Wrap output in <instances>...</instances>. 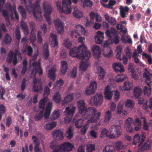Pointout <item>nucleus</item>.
Segmentation results:
<instances>
[{"instance_id": "obj_33", "label": "nucleus", "mask_w": 152, "mask_h": 152, "mask_svg": "<svg viewBox=\"0 0 152 152\" xmlns=\"http://www.w3.org/2000/svg\"><path fill=\"white\" fill-rule=\"evenodd\" d=\"M151 146V143L148 141L146 142L144 144L142 145L139 149L138 151L139 152L144 151L145 150L149 149Z\"/></svg>"}, {"instance_id": "obj_51", "label": "nucleus", "mask_w": 152, "mask_h": 152, "mask_svg": "<svg viewBox=\"0 0 152 152\" xmlns=\"http://www.w3.org/2000/svg\"><path fill=\"white\" fill-rule=\"evenodd\" d=\"M21 3L22 4H25L26 7L28 9L29 8L32 7V0H28V2H27L26 0H20Z\"/></svg>"}, {"instance_id": "obj_46", "label": "nucleus", "mask_w": 152, "mask_h": 152, "mask_svg": "<svg viewBox=\"0 0 152 152\" xmlns=\"http://www.w3.org/2000/svg\"><path fill=\"white\" fill-rule=\"evenodd\" d=\"M56 123L55 122L47 124L44 126V128L47 130H50L56 126Z\"/></svg>"}, {"instance_id": "obj_13", "label": "nucleus", "mask_w": 152, "mask_h": 152, "mask_svg": "<svg viewBox=\"0 0 152 152\" xmlns=\"http://www.w3.org/2000/svg\"><path fill=\"white\" fill-rule=\"evenodd\" d=\"M112 66L113 69L117 73L119 72L122 73L125 71L124 66L119 62H116L113 63Z\"/></svg>"}, {"instance_id": "obj_60", "label": "nucleus", "mask_w": 152, "mask_h": 152, "mask_svg": "<svg viewBox=\"0 0 152 152\" xmlns=\"http://www.w3.org/2000/svg\"><path fill=\"white\" fill-rule=\"evenodd\" d=\"M144 94L147 96H149L151 94V88H148L145 86L143 88Z\"/></svg>"}, {"instance_id": "obj_53", "label": "nucleus", "mask_w": 152, "mask_h": 152, "mask_svg": "<svg viewBox=\"0 0 152 152\" xmlns=\"http://www.w3.org/2000/svg\"><path fill=\"white\" fill-rule=\"evenodd\" d=\"M88 66V64L87 61H83L81 63L80 68L83 71H85L87 69Z\"/></svg>"}, {"instance_id": "obj_5", "label": "nucleus", "mask_w": 152, "mask_h": 152, "mask_svg": "<svg viewBox=\"0 0 152 152\" xmlns=\"http://www.w3.org/2000/svg\"><path fill=\"white\" fill-rule=\"evenodd\" d=\"M37 71L35 68H34L31 70V74L32 76H34V77L36 76ZM33 85L32 88V90L34 92H38L39 90H42V84L41 83L39 80L38 78L34 77L33 80Z\"/></svg>"}, {"instance_id": "obj_20", "label": "nucleus", "mask_w": 152, "mask_h": 152, "mask_svg": "<svg viewBox=\"0 0 152 152\" xmlns=\"http://www.w3.org/2000/svg\"><path fill=\"white\" fill-rule=\"evenodd\" d=\"M96 72L98 74L99 79L102 80L104 78L105 73L104 69L100 66L96 68Z\"/></svg>"}, {"instance_id": "obj_6", "label": "nucleus", "mask_w": 152, "mask_h": 152, "mask_svg": "<svg viewBox=\"0 0 152 152\" xmlns=\"http://www.w3.org/2000/svg\"><path fill=\"white\" fill-rule=\"evenodd\" d=\"M40 0H36L34 5L32 4V7L29 8L32 11L34 17L36 19L40 20L42 18V12L39 6Z\"/></svg>"}, {"instance_id": "obj_42", "label": "nucleus", "mask_w": 152, "mask_h": 152, "mask_svg": "<svg viewBox=\"0 0 152 152\" xmlns=\"http://www.w3.org/2000/svg\"><path fill=\"white\" fill-rule=\"evenodd\" d=\"M134 104V102L131 100L128 99L125 102V107L126 108H129L131 110L133 108Z\"/></svg>"}, {"instance_id": "obj_29", "label": "nucleus", "mask_w": 152, "mask_h": 152, "mask_svg": "<svg viewBox=\"0 0 152 152\" xmlns=\"http://www.w3.org/2000/svg\"><path fill=\"white\" fill-rule=\"evenodd\" d=\"M2 15L4 18L6 22L7 23V25L8 26L10 25V21L9 16V14L7 10L2 9Z\"/></svg>"}, {"instance_id": "obj_61", "label": "nucleus", "mask_w": 152, "mask_h": 152, "mask_svg": "<svg viewBox=\"0 0 152 152\" xmlns=\"http://www.w3.org/2000/svg\"><path fill=\"white\" fill-rule=\"evenodd\" d=\"M77 68L76 67H74L70 73V75L72 78H75L77 76Z\"/></svg>"}, {"instance_id": "obj_21", "label": "nucleus", "mask_w": 152, "mask_h": 152, "mask_svg": "<svg viewBox=\"0 0 152 152\" xmlns=\"http://www.w3.org/2000/svg\"><path fill=\"white\" fill-rule=\"evenodd\" d=\"M61 66L60 68L61 74L64 75L68 69V64L66 61H63L61 63Z\"/></svg>"}, {"instance_id": "obj_11", "label": "nucleus", "mask_w": 152, "mask_h": 152, "mask_svg": "<svg viewBox=\"0 0 152 152\" xmlns=\"http://www.w3.org/2000/svg\"><path fill=\"white\" fill-rule=\"evenodd\" d=\"M54 24L58 33L61 34L64 32V26L60 19L57 18L54 20Z\"/></svg>"}, {"instance_id": "obj_34", "label": "nucleus", "mask_w": 152, "mask_h": 152, "mask_svg": "<svg viewBox=\"0 0 152 152\" xmlns=\"http://www.w3.org/2000/svg\"><path fill=\"white\" fill-rule=\"evenodd\" d=\"M134 96L139 99L142 94V90L141 88H135L134 90Z\"/></svg>"}, {"instance_id": "obj_45", "label": "nucleus", "mask_w": 152, "mask_h": 152, "mask_svg": "<svg viewBox=\"0 0 152 152\" xmlns=\"http://www.w3.org/2000/svg\"><path fill=\"white\" fill-rule=\"evenodd\" d=\"M53 135L56 137H59L58 139H61L63 138V133L60 130H55L53 131Z\"/></svg>"}, {"instance_id": "obj_2", "label": "nucleus", "mask_w": 152, "mask_h": 152, "mask_svg": "<svg viewBox=\"0 0 152 152\" xmlns=\"http://www.w3.org/2000/svg\"><path fill=\"white\" fill-rule=\"evenodd\" d=\"M121 127L117 125H112L108 130L103 129L102 132V137L106 136L110 139L118 138L122 134Z\"/></svg>"}, {"instance_id": "obj_31", "label": "nucleus", "mask_w": 152, "mask_h": 152, "mask_svg": "<svg viewBox=\"0 0 152 152\" xmlns=\"http://www.w3.org/2000/svg\"><path fill=\"white\" fill-rule=\"evenodd\" d=\"M64 82L60 78L58 80H57L55 83L53 88H56L57 90H60L61 88V86Z\"/></svg>"}, {"instance_id": "obj_63", "label": "nucleus", "mask_w": 152, "mask_h": 152, "mask_svg": "<svg viewBox=\"0 0 152 152\" xmlns=\"http://www.w3.org/2000/svg\"><path fill=\"white\" fill-rule=\"evenodd\" d=\"M59 116V112L58 111H55L53 113L51 117L53 120H55L57 119Z\"/></svg>"}, {"instance_id": "obj_32", "label": "nucleus", "mask_w": 152, "mask_h": 152, "mask_svg": "<svg viewBox=\"0 0 152 152\" xmlns=\"http://www.w3.org/2000/svg\"><path fill=\"white\" fill-rule=\"evenodd\" d=\"M121 40L125 43H132V41L130 37L126 34L122 35L121 38Z\"/></svg>"}, {"instance_id": "obj_7", "label": "nucleus", "mask_w": 152, "mask_h": 152, "mask_svg": "<svg viewBox=\"0 0 152 152\" xmlns=\"http://www.w3.org/2000/svg\"><path fill=\"white\" fill-rule=\"evenodd\" d=\"M74 146L69 142H65L57 147L52 152H68L71 151Z\"/></svg>"}, {"instance_id": "obj_48", "label": "nucleus", "mask_w": 152, "mask_h": 152, "mask_svg": "<svg viewBox=\"0 0 152 152\" xmlns=\"http://www.w3.org/2000/svg\"><path fill=\"white\" fill-rule=\"evenodd\" d=\"M12 39L10 35L8 34H6L4 39V42L5 44L9 45L12 41Z\"/></svg>"}, {"instance_id": "obj_57", "label": "nucleus", "mask_w": 152, "mask_h": 152, "mask_svg": "<svg viewBox=\"0 0 152 152\" xmlns=\"http://www.w3.org/2000/svg\"><path fill=\"white\" fill-rule=\"evenodd\" d=\"M6 112L5 106L2 104H0V121L2 119L3 115Z\"/></svg>"}, {"instance_id": "obj_49", "label": "nucleus", "mask_w": 152, "mask_h": 152, "mask_svg": "<svg viewBox=\"0 0 152 152\" xmlns=\"http://www.w3.org/2000/svg\"><path fill=\"white\" fill-rule=\"evenodd\" d=\"M73 15L75 17L78 19L81 18L83 15L82 11L77 10H75L73 12Z\"/></svg>"}, {"instance_id": "obj_64", "label": "nucleus", "mask_w": 152, "mask_h": 152, "mask_svg": "<svg viewBox=\"0 0 152 152\" xmlns=\"http://www.w3.org/2000/svg\"><path fill=\"white\" fill-rule=\"evenodd\" d=\"M142 56L144 57L148 60V62L149 64H152V58L149 55H148L145 53H143L142 54Z\"/></svg>"}, {"instance_id": "obj_23", "label": "nucleus", "mask_w": 152, "mask_h": 152, "mask_svg": "<svg viewBox=\"0 0 152 152\" xmlns=\"http://www.w3.org/2000/svg\"><path fill=\"white\" fill-rule=\"evenodd\" d=\"M133 85L132 83L129 81H126L124 83L123 86L121 90L122 91H129L133 88Z\"/></svg>"}, {"instance_id": "obj_14", "label": "nucleus", "mask_w": 152, "mask_h": 152, "mask_svg": "<svg viewBox=\"0 0 152 152\" xmlns=\"http://www.w3.org/2000/svg\"><path fill=\"white\" fill-rule=\"evenodd\" d=\"M104 96L107 99H111L113 95V91L111 89L110 86H107L104 89Z\"/></svg>"}, {"instance_id": "obj_56", "label": "nucleus", "mask_w": 152, "mask_h": 152, "mask_svg": "<svg viewBox=\"0 0 152 152\" xmlns=\"http://www.w3.org/2000/svg\"><path fill=\"white\" fill-rule=\"evenodd\" d=\"M143 74V76L147 80H149L151 79V77H152V75L150 74L147 69H145Z\"/></svg>"}, {"instance_id": "obj_43", "label": "nucleus", "mask_w": 152, "mask_h": 152, "mask_svg": "<svg viewBox=\"0 0 152 152\" xmlns=\"http://www.w3.org/2000/svg\"><path fill=\"white\" fill-rule=\"evenodd\" d=\"M73 121H75V126L78 128H80L83 126V120L81 118H79L75 120V118L73 119Z\"/></svg>"}, {"instance_id": "obj_18", "label": "nucleus", "mask_w": 152, "mask_h": 152, "mask_svg": "<svg viewBox=\"0 0 152 152\" xmlns=\"http://www.w3.org/2000/svg\"><path fill=\"white\" fill-rule=\"evenodd\" d=\"M95 84V81H93L90 83L89 86L86 88L85 91L87 95H91L94 93L95 90L94 89V86Z\"/></svg>"}, {"instance_id": "obj_39", "label": "nucleus", "mask_w": 152, "mask_h": 152, "mask_svg": "<svg viewBox=\"0 0 152 152\" xmlns=\"http://www.w3.org/2000/svg\"><path fill=\"white\" fill-rule=\"evenodd\" d=\"M65 136L67 138L71 139L74 136L73 129L71 127H70L67 130Z\"/></svg>"}, {"instance_id": "obj_22", "label": "nucleus", "mask_w": 152, "mask_h": 152, "mask_svg": "<svg viewBox=\"0 0 152 152\" xmlns=\"http://www.w3.org/2000/svg\"><path fill=\"white\" fill-rule=\"evenodd\" d=\"M75 32L78 35H80V33L84 34L86 33V30L83 26L80 25H77L74 30Z\"/></svg>"}, {"instance_id": "obj_47", "label": "nucleus", "mask_w": 152, "mask_h": 152, "mask_svg": "<svg viewBox=\"0 0 152 152\" xmlns=\"http://www.w3.org/2000/svg\"><path fill=\"white\" fill-rule=\"evenodd\" d=\"M96 105L100 104L103 101V96L102 94H98L96 95Z\"/></svg>"}, {"instance_id": "obj_52", "label": "nucleus", "mask_w": 152, "mask_h": 152, "mask_svg": "<svg viewBox=\"0 0 152 152\" xmlns=\"http://www.w3.org/2000/svg\"><path fill=\"white\" fill-rule=\"evenodd\" d=\"M133 56L134 62L136 63H138L140 61V59L138 58V57L140 56L138 54L136 49L134 50Z\"/></svg>"}, {"instance_id": "obj_44", "label": "nucleus", "mask_w": 152, "mask_h": 152, "mask_svg": "<svg viewBox=\"0 0 152 152\" xmlns=\"http://www.w3.org/2000/svg\"><path fill=\"white\" fill-rule=\"evenodd\" d=\"M104 17L105 20L111 25H114L115 24L116 20L114 18L110 17L106 14L104 15Z\"/></svg>"}, {"instance_id": "obj_40", "label": "nucleus", "mask_w": 152, "mask_h": 152, "mask_svg": "<svg viewBox=\"0 0 152 152\" xmlns=\"http://www.w3.org/2000/svg\"><path fill=\"white\" fill-rule=\"evenodd\" d=\"M50 37L52 39V42L54 44L53 46L55 47L58 45V41L57 39V36L56 34L53 33L50 34Z\"/></svg>"}, {"instance_id": "obj_50", "label": "nucleus", "mask_w": 152, "mask_h": 152, "mask_svg": "<svg viewBox=\"0 0 152 152\" xmlns=\"http://www.w3.org/2000/svg\"><path fill=\"white\" fill-rule=\"evenodd\" d=\"M121 48L120 47H117L116 48V58L119 60H122V58L121 57Z\"/></svg>"}, {"instance_id": "obj_3", "label": "nucleus", "mask_w": 152, "mask_h": 152, "mask_svg": "<svg viewBox=\"0 0 152 152\" xmlns=\"http://www.w3.org/2000/svg\"><path fill=\"white\" fill-rule=\"evenodd\" d=\"M22 59L21 53L18 50H16L13 52L10 50L6 58V62L9 64L12 62L14 65H16L18 63V60L21 61Z\"/></svg>"}, {"instance_id": "obj_62", "label": "nucleus", "mask_w": 152, "mask_h": 152, "mask_svg": "<svg viewBox=\"0 0 152 152\" xmlns=\"http://www.w3.org/2000/svg\"><path fill=\"white\" fill-rule=\"evenodd\" d=\"M87 152H92L95 149V145H94L91 144H88L86 145Z\"/></svg>"}, {"instance_id": "obj_24", "label": "nucleus", "mask_w": 152, "mask_h": 152, "mask_svg": "<svg viewBox=\"0 0 152 152\" xmlns=\"http://www.w3.org/2000/svg\"><path fill=\"white\" fill-rule=\"evenodd\" d=\"M103 54L105 57L110 58L113 56V53L111 48L110 47H108L104 49Z\"/></svg>"}, {"instance_id": "obj_17", "label": "nucleus", "mask_w": 152, "mask_h": 152, "mask_svg": "<svg viewBox=\"0 0 152 152\" xmlns=\"http://www.w3.org/2000/svg\"><path fill=\"white\" fill-rule=\"evenodd\" d=\"M52 104L49 102L46 107V109L44 113V117L45 119H48L49 117L52 110Z\"/></svg>"}, {"instance_id": "obj_25", "label": "nucleus", "mask_w": 152, "mask_h": 152, "mask_svg": "<svg viewBox=\"0 0 152 152\" xmlns=\"http://www.w3.org/2000/svg\"><path fill=\"white\" fill-rule=\"evenodd\" d=\"M103 33L100 31L97 32V35L96 36V43L100 44L104 38Z\"/></svg>"}, {"instance_id": "obj_10", "label": "nucleus", "mask_w": 152, "mask_h": 152, "mask_svg": "<svg viewBox=\"0 0 152 152\" xmlns=\"http://www.w3.org/2000/svg\"><path fill=\"white\" fill-rule=\"evenodd\" d=\"M78 108L80 113L82 114L84 112L85 113L83 115V117L85 119H87L90 117V115L87 114V110L84 101L81 100L77 102Z\"/></svg>"}, {"instance_id": "obj_35", "label": "nucleus", "mask_w": 152, "mask_h": 152, "mask_svg": "<svg viewBox=\"0 0 152 152\" xmlns=\"http://www.w3.org/2000/svg\"><path fill=\"white\" fill-rule=\"evenodd\" d=\"M120 9L121 16L122 18H124L126 16L125 12H128L129 8L127 6H120Z\"/></svg>"}, {"instance_id": "obj_9", "label": "nucleus", "mask_w": 152, "mask_h": 152, "mask_svg": "<svg viewBox=\"0 0 152 152\" xmlns=\"http://www.w3.org/2000/svg\"><path fill=\"white\" fill-rule=\"evenodd\" d=\"M43 6L45 12L44 15L48 23L50 25L51 23V21L50 15L53 11L52 9L48 3L46 1L43 2Z\"/></svg>"}, {"instance_id": "obj_30", "label": "nucleus", "mask_w": 152, "mask_h": 152, "mask_svg": "<svg viewBox=\"0 0 152 152\" xmlns=\"http://www.w3.org/2000/svg\"><path fill=\"white\" fill-rule=\"evenodd\" d=\"M141 118H137L135 120L134 124V130L135 131H138L141 128Z\"/></svg>"}, {"instance_id": "obj_59", "label": "nucleus", "mask_w": 152, "mask_h": 152, "mask_svg": "<svg viewBox=\"0 0 152 152\" xmlns=\"http://www.w3.org/2000/svg\"><path fill=\"white\" fill-rule=\"evenodd\" d=\"M96 58H99L101 56V49L97 45H96Z\"/></svg>"}, {"instance_id": "obj_58", "label": "nucleus", "mask_w": 152, "mask_h": 152, "mask_svg": "<svg viewBox=\"0 0 152 152\" xmlns=\"http://www.w3.org/2000/svg\"><path fill=\"white\" fill-rule=\"evenodd\" d=\"M104 152H115L114 147L110 145L105 147L103 150Z\"/></svg>"}, {"instance_id": "obj_1", "label": "nucleus", "mask_w": 152, "mask_h": 152, "mask_svg": "<svg viewBox=\"0 0 152 152\" xmlns=\"http://www.w3.org/2000/svg\"><path fill=\"white\" fill-rule=\"evenodd\" d=\"M69 54L72 57H76L79 59L88 60L91 56V52L87 50L85 45H80L78 48L75 47L70 50Z\"/></svg>"}, {"instance_id": "obj_8", "label": "nucleus", "mask_w": 152, "mask_h": 152, "mask_svg": "<svg viewBox=\"0 0 152 152\" xmlns=\"http://www.w3.org/2000/svg\"><path fill=\"white\" fill-rule=\"evenodd\" d=\"M76 107H72L71 109L69 107H67L65 109L64 113L66 115L64 118V123L65 124L69 123L72 120V117L75 113Z\"/></svg>"}, {"instance_id": "obj_55", "label": "nucleus", "mask_w": 152, "mask_h": 152, "mask_svg": "<svg viewBox=\"0 0 152 152\" xmlns=\"http://www.w3.org/2000/svg\"><path fill=\"white\" fill-rule=\"evenodd\" d=\"M43 110H41L39 113L35 114L34 116V119L35 121H37L42 119L43 117Z\"/></svg>"}, {"instance_id": "obj_16", "label": "nucleus", "mask_w": 152, "mask_h": 152, "mask_svg": "<svg viewBox=\"0 0 152 152\" xmlns=\"http://www.w3.org/2000/svg\"><path fill=\"white\" fill-rule=\"evenodd\" d=\"M68 3H66L65 4H62V12L66 14H69L71 12L72 9Z\"/></svg>"}, {"instance_id": "obj_41", "label": "nucleus", "mask_w": 152, "mask_h": 152, "mask_svg": "<svg viewBox=\"0 0 152 152\" xmlns=\"http://www.w3.org/2000/svg\"><path fill=\"white\" fill-rule=\"evenodd\" d=\"M18 10L20 12L22 18L23 19H26V10L22 6L20 5L18 7Z\"/></svg>"}, {"instance_id": "obj_4", "label": "nucleus", "mask_w": 152, "mask_h": 152, "mask_svg": "<svg viewBox=\"0 0 152 152\" xmlns=\"http://www.w3.org/2000/svg\"><path fill=\"white\" fill-rule=\"evenodd\" d=\"M116 31L115 29L111 28L110 30H108L106 32L107 37L109 38V40L111 41L110 42L108 41H106L104 42L103 46L104 48L108 47V45L113 43L115 44H117L119 42L118 37L117 36H115Z\"/></svg>"}, {"instance_id": "obj_27", "label": "nucleus", "mask_w": 152, "mask_h": 152, "mask_svg": "<svg viewBox=\"0 0 152 152\" xmlns=\"http://www.w3.org/2000/svg\"><path fill=\"white\" fill-rule=\"evenodd\" d=\"M56 69L51 67L49 70L48 76L50 80L54 81L55 80Z\"/></svg>"}, {"instance_id": "obj_19", "label": "nucleus", "mask_w": 152, "mask_h": 152, "mask_svg": "<svg viewBox=\"0 0 152 152\" xmlns=\"http://www.w3.org/2000/svg\"><path fill=\"white\" fill-rule=\"evenodd\" d=\"M74 98V96L73 94H70L66 96L64 98V100L62 102L63 105L66 104L71 102Z\"/></svg>"}, {"instance_id": "obj_28", "label": "nucleus", "mask_w": 152, "mask_h": 152, "mask_svg": "<svg viewBox=\"0 0 152 152\" xmlns=\"http://www.w3.org/2000/svg\"><path fill=\"white\" fill-rule=\"evenodd\" d=\"M45 48L44 47L43 49V54L45 60H47L49 56V51L48 49V45L47 44L45 43L44 45Z\"/></svg>"}, {"instance_id": "obj_26", "label": "nucleus", "mask_w": 152, "mask_h": 152, "mask_svg": "<svg viewBox=\"0 0 152 152\" xmlns=\"http://www.w3.org/2000/svg\"><path fill=\"white\" fill-rule=\"evenodd\" d=\"M53 99L54 101L56 103H60L62 99L61 95L59 91L56 92L53 95Z\"/></svg>"}, {"instance_id": "obj_38", "label": "nucleus", "mask_w": 152, "mask_h": 152, "mask_svg": "<svg viewBox=\"0 0 152 152\" xmlns=\"http://www.w3.org/2000/svg\"><path fill=\"white\" fill-rule=\"evenodd\" d=\"M48 100V99L47 97H44L43 99H42L39 102V108L43 110L44 109L45 106Z\"/></svg>"}, {"instance_id": "obj_54", "label": "nucleus", "mask_w": 152, "mask_h": 152, "mask_svg": "<svg viewBox=\"0 0 152 152\" xmlns=\"http://www.w3.org/2000/svg\"><path fill=\"white\" fill-rule=\"evenodd\" d=\"M15 34L16 39L18 41H19L21 38V35L20 30L18 27H17L16 28Z\"/></svg>"}, {"instance_id": "obj_36", "label": "nucleus", "mask_w": 152, "mask_h": 152, "mask_svg": "<svg viewBox=\"0 0 152 152\" xmlns=\"http://www.w3.org/2000/svg\"><path fill=\"white\" fill-rule=\"evenodd\" d=\"M127 78V76L124 74L118 75L116 77L115 81L117 83H120Z\"/></svg>"}, {"instance_id": "obj_15", "label": "nucleus", "mask_w": 152, "mask_h": 152, "mask_svg": "<svg viewBox=\"0 0 152 152\" xmlns=\"http://www.w3.org/2000/svg\"><path fill=\"white\" fill-rule=\"evenodd\" d=\"M113 145L116 150H124L126 148L128 145L124 143L122 141H118L115 142Z\"/></svg>"}, {"instance_id": "obj_37", "label": "nucleus", "mask_w": 152, "mask_h": 152, "mask_svg": "<svg viewBox=\"0 0 152 152\" xmlns=\"http://www.w3.org/2000/svg\"><path fill=\"white\" fill-rule=\"evenodd\" d=\"M112 116V113L110 111L107 110L106 111L104 116V122L106 124L108 123Z\"/></svg>"}, {"instance_id": "obj_12", "label": "nucleus", "mask_w": 152, "mask_h": 152, "mask_svg": "<svg viewBox=\"0 0 152 152\" xmlns=\"http://www.w3.org/2000/svg\"><path fill=\"white\" fill-rule=\"evenodd\" d=\"M145 137V133H142L141 137L139 134H136L133 138V144L135 145L137 143H140V144L139 145V146H140V144L144 141Z\"/></svg>"}]
</instances>
